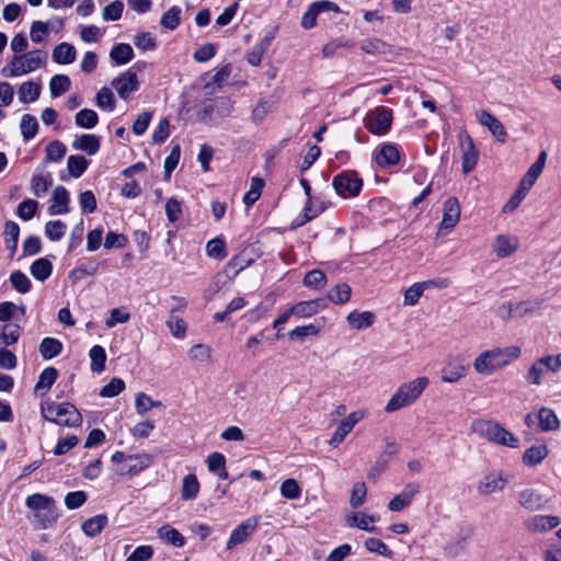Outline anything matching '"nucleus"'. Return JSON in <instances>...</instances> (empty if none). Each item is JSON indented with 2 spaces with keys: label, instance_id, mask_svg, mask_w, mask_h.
<instances>
[{
  "label": "nucleus",
  "instance_id": "11",
  "mask_svg": "<svg viewBox=\"0 0 561 561\" xmlns=\"http://www.w3.org/2000/svg\"><path fill=\"white\" fill-rule=\"evenodd\" d=\"M476 117L478 119V122L488 127V129L490 130V133L501 142H504L506 140V137H507V133L505 130V127L503 126V124L495 117L493 116L490 112L485 111V110H481V111H478L476 113Z\"/></svg>",
  "mask_w": 561,
  "mask_h": 561
},
{
  "label": "nucleus",
  "instance_id": "24",
  "mask_svg": "<svg viewBox=\"0 0 561 561\" xmlns=\"http://www.w3.org/2000/svg\"><path fill=\"white\" fill-rule=\"evenodd\" d=\"M347 323L352 329L363 330L371 327L375 322V314L371 311H352L347 318Z\"/></svg>",
  "mask_w": 561,
  "mask_h": 561
},
{
  "label": "nucleus",
  "instance_id": "59",
  "mask_svg": "<svg viewBox=\"0 0 561 561\" xmlns=\"http://www.w3.org/2000/svg\"><path fill=\"white\" fill-rule=\"evenodd\" d=\"M320 211V209H313L311 198H308V202L302 209V214L294 220L293 227L297 228L304 226L309 220L316 218Z\"/></svg>",
  "mask_w": 561,
  "mask_h": 561
},
{
  "label": "nucleus",
  "instance_id": "8",
  "mask_svg": "<svg viewBox=\"0 0 561 561\" xmlns=\"http://www.w3.org/2000/svg\"><path fill=\"white\" fill-rule=\"evenodd\" d=\"M152 460V456L146 453L128 455L125 465L118 469V473L136 476L150 467Z\"/></svg>",
  "mask_w": 561,
  "mask_h": 561
},
{
  "label": "nucleus",
  "instance_id": "32",
  "mask_svg": "<svg viewBox=\"0 0 561 561\" xmlns=\"http://www.w3.org/2000/svg\"><path fill=\"white\" fill-rule=\"evenodd\" d=\"M548 373H551V369L546 359V356H543V357L537 359L531 365V367L528 371V375H527V380H528V382H530L533 385H538V383H540L541 378Z\"/></svg>",
  "mask_w": 561,
  "mask_h": 561
},
{
  "label": "nucleus",
  "instance_id": "9",
  "mask_svg": "<svg viewBox=\"0 0 561 561\" xmlns=\"http://www.w3.org/2000/svg\"><path fill=\"white\" fill-rule=\"evenodd\" d=\"M460 217V204L456 197H448L443 205L440 230L450 231L456 227Z\"/></svg>",
  "mask_w": 561,
  "mask_h": 561
},
{
  "label": "nucleus",
  "instance_id": "46",
  "mask_svg": "<svg viewBox=\"0 0 561 561\" xmlns=\"http://www.w3.org/2000/svg\"><path fill=\"white\" fill-rule=\"evenodd\" d=\"M10 282L13 288L20 294H26L31 290L32 283L30 278L21 271H14L10 275Z\"/></svg>",
  "mask_w": 561,
  "mask_h": 561
},
{
  "label": "nucleus",
  "instance_id": "38",
  "mask_svg": "<svg viewBox=\"0 0 561 561\" xmlns=\"http://www.w3.org/2000/svg\"><path fill=\"white\" fill-rule=\"evenodd\" d=\"M75 123L78 127L92 129L99 123L98 113L90 108L80 110L75 116Z\"/></svg>",
  "mask_w": 561,
  "mask_h": 561
},
{
  "label": "nucleus",
  "instance_id": "40",
  "mask_svg": "<svg viewBox=\"0 0 561 561\" xmlns=\"http://www.w3.org/2000/svg\"><path fill=\"white\" fill-rule=\"evenodd\" d=\"M537 419L542 432L553 431L559 427V420L556 413L550 409L542 408L539 411Z\"/></svg>",
  "mask_w": 561,
  "mask_h": 561
},
{
  "label": "nucleus",
  "instance_id": "15",
  "mask_svg": "<svg viewBox=\"0 0 561 561\" xmlns=\"http://www.w3.org/2000/svg\"><path fill=\"white\" fill-rule=\"evenodd\" d=\"M469 370L468 364L461 359L450 360L442 370L440 379L443 382L455 383L459 381Z\"/></svg>",
  "mask_w": 561,
  "mask_h": 561
},
{
  "label": "nucleus",
  "instance_id": "27",
  "mask_svg": "<svg viewBox=\"0 0 561 561\" xmlns=\"http://www.w3.org/2000/svg\"><path fill=\"white\" fill-rule=\"evenodd\" d=\"M25 505L34 511L35 513L39 511H46L56 505L55 500L51 496L34 493L26 497Z\"/></svg>",
  "mask_w": 561,
  "mask_h": 561
},
{
  "label": "nucleus",
  "instance_id": "25",
  "mask_svg": "<svg viewBox=\"0 0 561 561\" xmlns=\"http://www.w3.org/2000/svg\"><path fill=\"white\" fill-rule=\"evenodd\" d=\"M157 534L165 543L172 545L176 548L183 547L186 542L184 536L170 525L161 526Z\"/></svg>",
  "mask_w": 561,
  "mask_h": 561
},
{
  "label": "nucleus",
  "instance_id": "7",
  "mask_svg": "<svg viewBox=\"0 0 561 561\" xmlns=\"http://www.w3.org/2000/svg\"><path fill=\"white\" fill-rule=\"evenodd\" d=\"M424 388H399L391 397L385 410L389 413L413 403L421 394Z\"/></svg>",
  "mask_w": 561,
  "mask_h": 561
},
{
  "label": "nucleus",
  "instance_id": "45",
  "mask_svg": "<svg viewBox=\"0 0 561 561\" xmlns=\"http://www.w3.org/2000/svg\"><path fill=\"white\" fill-rule=\"evenodd\" d=\"M89 356L91 359V369L96 373L102 371L106 362L105 350L101 345H94L91 347Z\"/></svg>",
  "mask_w": 561,
  "mask_h": 561
},
{
  "label": "nucleus",
  "instance_id": "10",
  "mask_svg": "<svg viewBox=\"0 0 561 561\" xmlns=\"http://www.w3.org/2000/svg\"><path fill=\"white\" fill-rule=\"evenodd\" d=\"M363 417L364 413L362 411H355L348 414L336 427L331 439L329 440L330 445L336 447L339 444H341L346 435L353 430L355 424H357Z\"/></svg>",
  "mask_w": 561,
  "mask_h": 561
},
{
  "label": "nucleus",
  "instance_id": "21",
  "mask_svg": "<svg viewBox=\"0 0 561 561\" xmlns=\"http://www.w3.org/2000/svg\"><path fill=\"white\" fill-rule=\"evenodd\" d=\"M75 150L84 151L94 156L100 150V138L93 134L77 136L71 144Z\"/></svg>",
  "mask_w": 561,
  "mask_h": 561
},
{
  "label": "nucleus",
  "instance_id": "41",
  "mask_svg": "<svg viewBox=\"0 0 561 561\" xmlns=\"http://www.w3.org/2000/svg\"><path fill=\"white\" fill-rule=\"evenodd\" d=\"M20 128L24 140L33 139L38 130V122L35 116L24 114L21 118Z\"/></svg>",
  "mask_w": 561,
  "mask_h": 561
},
{
  "label": "nucleus",
  "instance_id": "34",
  "mask_svg": "<svg viewBox=\"0 0 561 561\" xmlns=\"http://www.w3.org/2000/svg\"><path fill=\"white\" fill-rule=\"evenodd\" d=\"M100 267V262L96 260H90L84 264H80L76 266L70 273L69 277L73 282H79L85 276H93L98 273V270Z\"/></svg>",
  "mask_w": 561,
  "mask_h": 561
},
{
  "label": "nucleus",
  "instance_id": "53",
  "mask_svg": "<svg viewBox=\"0 0 561 561\" xmlns=\"http://www.w3.org/2000/svg\"><path fill=\"white\" fill-rule=\"evenodd\" d=\"M38 208V203L35 199H24L21 202L16 209V215L23 220L32 219Z\"/></svg>",
  "mask_w": 561,
  "mask_h": 561
},
{
  "label": "nucleus",
  "instance_id": "37",
  "mask_svg": "<svg viewBox=\"0 0 561 561\" xmlns=\"http://www.w3.org/2000/svg\"><path fill=\"white\" fill-rule=\"evenodd\" d=\"M41 94V84L33 81L24 82L18 91L19 100L22 103L35 102Z\"/></svg>",
  "mask_w": 561,
  "mask_h": 561
},
{
  "label": "nucleus",
  "instance_id": "50",
  "mask_svg": "<svg viewBox=\"0 0 561 561\" xmlns=\"http://www.w3.org/2000/svg\"><path fill=\"white\" fill-rule=\"evenodd\" d=\"M360 48L369 55H381L388 53V45L378 38H368L360 43Z\"/></svg>",
  "mask_w": 561,
  "mask_h": 561
},
{
  "label": "nucleus",
  "instance_id": "57",
  "mask_svg": "<svg viewBox=\"0 0 561 561\" xmlns=\"http://www.w3.org/2000/svg\"><path fill=\"white\" fill-rule=\"evenodd\" d=\"M96 104L99 107L106 111H113L115 108V101L111 89L103 87L96 93Z\"/></svg>",
  "mask_w": 561,
  "mask_h": 561
},
{
  "label": "nucleus",
  "instance_id": "44",
  "mask_svg": "<svg viewBox=\"0 0 561 561\" xmlns=\"http://www.w3.org/2000/svg\"><path fill=\"white\" fill-rule=\"evenodd\" d=\"M181 12L178 5H173L162 14L160 20L161 25L167 30L174 31L181 23Z\"/></svg>",
  "mask_w": 561,
  "mask_h": 561
},
{
  "label": "nucleus",
  "instance_id": "28",
  "mask_svg": "<svg viewBox=\"0 0 561 561\" xmlns=\"http://www.w3.org/2000/svg\"><path fill=\"white\" fill-rule=\"evenodd\" d=\"M548 456V448L546 445H534L525 450L523 461L528 467H534L540 463Z\"/></svg>",
  "mask_w": 561,
  "mask_h": 561
},
{
  "label": "nucleus",
  "instance_id": "60",
  "mask_svg": "<svg viewBox=\"0 0 561 561\" xmlns=\"http://www.w3.org/2000/svg\"><path fill=\"white\" fill-rule=\"evenodd\" d=\"M124 10V3L121 0H115L103 9L102 18L105 21H117L121 19Z\"/></svg>",
  "mask_w": 561,
  "mask_h": 561
},
{
  "label": "nucleus",
  "instance_id": "26",
  "mask_svg": "<svg viewBox=\"0 0 561 561\" xmlns=\"http://www.w3.org/2000/svg\"><path fill=\"white\" fill-rule=\"evenodd\" d=\"M76 49L68 43L58 44L53 50V60L60 65H68L76 60Z\"/></svg>",
  "mask_w": 561,
  "mask_h": 561
},
{
  "label": "nucleus",
  "instance_id": "56",
  "mask_svg": "<svg viewBox=\"0 0 561 561\" xmlns=\"http://www.w3.org/2000/svg\"><path fill=\"white\" fill-rule=\"evenodd\" d=\"M21 328L14 323H7L2 327L1 340L5 345H12L18 342Z\"/></svg>",
  "mask_w": 561,
  "mask_h": 561
},
{
  "label": "nucleus",
  "instance_id": "36",
  "mask_svg": "<svg viewBox=\"0 0 561 561\" xmlns=\"http://www.w3.org/2000/svg\"><path fill=\"white\" fill-rule=\"evenodd\" d=\"M376 520L375 516L365 513H354L347 518V525L350 527H358L359 529L377 533L375 526H370Z\"/></svg>",
  "mask_w": 561,
  "mask_h": 561
},
{
  "label": "nucleus",
  "instance_id": "20",
  "mask_svg": "<svg viewBox=\"0 0 561 561\" xmlns=\"http://www.w3.org/2000/svg\"><path fill=\"white\" fill-rule=\"evenodd\" d=\"M327 302L323 298L312 299L308 301H300L290 307V312L298 317H311L325 308Z\"/></svg>",
  "mask_w": 561,
  "mask_h": 561
},
{
  "label": "nucleus",
  "instance_id": "14",
  "mask_svg": "<svg viewBox=\"0 0 561 561\" xmlns=\"http://www.w3.org/2000/svg\"><path fill=\"white\" fill-rule=\"evenodd\" d=\"M257 526V520L245 519L240 525H238L232 533L227 542V549L231 550L237 545L243 543L255 530Z\"/></svg>",
  "mask_w": 561,
  "mask_h": 561
},
{
  "label": "nucleus",
  "instance_id": "31",
  "mask_svg": "<svg viewBox=\"0 0 561 561\" xmlns=\"http://www.w3.org/2000/svg\"><path fill=\"white\" fill-rule=\"evenodd\" d=\"M30 272L37 280L45 282L51 275L53 265L46 257H41L31 264Z\"/></svg>",
  "mask_w": 561,
  "mask_h": 561
},
{
  "label": "nucleus",
  "instance_id": "17",
  "mask_svg": "<svg viewBox=\"0 0 561 561\" xmlns=\"http://www.w3.org/2000/svg\"><path fill=\"white\" fill-rule=\"evenodd\" d=\"M507 483V479L501 473H489L479 482L478 491L482 495H489L502 491Z\"/></svg>",
  "mask_w": 561,
  "mask_h": 561
},
{
  "label": "nucleus",
  "instance_id": "16",
  "mask_svg": "<svg viewBox=\"0 0 561 561\" xmlns=\"http://www.w3.org/2000/svg\"><path fill=\"white\" fill-rule=\"evenodd\" d=\"M462 162L461 168L463 173L471 172L478 161V151L474 148L473 141L468 134L461 137Z\"/></svg>",
  "mask_w": 561,
  "mask_h": 561
},
{
  "label": "nucleus",
  "instance_id": "64",
  "mask_svg": "<svg viewBox=\"0 0 561 561\" xmlns=\"http://www.w3.org/2000/svg\"><path fill=\"white\" fill-rule=\"evenodd\" d=\"M152 556L151 546H139L127 557L126 561H149Z\"/></svg>",
  "mask_w": 561,
  "mask_h": 561
},
{
  "label": "nucleus",
  "instance_id": "23",
  "mask_svg": "<svg viewBox=\"0 0 561 561\" xmlns=\"http://www.w3.org/2000/svg\"><path fill=\"white\" fill-rule=\"evenodd\" d=\"M545 502L543 496L533 489H526L518 493V503L526 510H540Z\"/></svg>",
  "mask_w": 561,
  "mask_h": 561
},
{
  "label": "nucleus",
  "instance_id": "1",
  "mask_svg": "<svg viewBox=\"0 0 561 561\" xmlns=\"http://www.w3.org/2000/svg\"><path fill=\"white\" fill-rule=\"evenodd\" d=\"M520 354V347L516 345H511L504 348L494 347L482 352L474 359L473 369L479 375L490 376L516 360Z\"/></svg>",
  "mask_w": 561,
  "mask_h": 561
},
{
  "label": "nucleus",
  "instance_id": "3",
  "mask_svg": "<svg viewBox=\"0 0 561 561\" xmlns=\"http://www.w3.org/2000/svg\"><path fill=\"white\" fill-rule=\"evenodd\" d=\"M471 430L481 438L510 448L518 447V439L499 423L491 420H474Z\"/></svg>",
  "mask_w": 561,
  "mask_h": 561
},
{
  "label": "nucleus",
  "instance_id": "19",
  "mask_svg": "<svg viewBox=\"0 0 561 561\" xmlns=\"http://www.w3.org/2000/svg\"><path fill=\"white\" fill-rule=\"evenodd\" d=\"M51 202L53 204L48 208L50 215H64L69 213L68 204L70 197L68 191L62 185H58L54 190Z\"/></svg>",
  "mask_w": 561,
  "mask_h": 561
},
{
  "label": "nucleus",
  "instance_id": "33",
  "mask_svg": "<svg viewBox=\"0 0 561 561\" xmlns=\"http://www.w3.org/2000/svg\"><path fill=\"white\" fill-rule=\"evenodd\" d=\"M38 351L44 359H51L61 353L62 344L57 339L45 337L41 342Z\"/></svg>",
  "mask_w": 561,
  "mask_h": 561
},
{
  "label": "nucleus",
  "instance_id": "13",
  "mask_svg": "<svg viewBox=\"0 0 561 561\" xmlns=\"http://www.w3.org/2000/svg\"><path fill=\"white\" fill-rule=\"evenodd\" d=\"M561 518L556 515H535L525 520V526L529 531L543 533L558 527Z\"/></svg>",
  "mask_w": 561,
  "mask_h": 561
},
{
  "label": "nucleus",
  "instance_id": "42",
  "mask_svg": "<svg viewBox=\"0 0 561 561\" xmlns=\"http://www.w3.org/2000/svg\"><path fill=\"white\" fill-rule=\"evenodd\" d=\"M71 81L66 75H55L49 82V90L53 98L60 96L70 89Z\"/></svg>",
  "mask_w": 561,
  "mask_h": 561
},
{
  "label": "nucleus",
  "instance_id": "43",
  "mask_svg": "<svg viewBox=\"0 0 561 561\" xmlns=\"http://www.w3.org/2000/svg\"><path fill=\"white\" fill-rule=\"evenodd\" d=\"M89 161L79 154L70 156L67 160V169L71 176L80 178L88 169Z\"/></svg>",
  "mask_w": 561,
  "mask_h": 561
},
{
  "label": "nucleus",
  "instance_id": "12",
  "mask_svg": "<svg viewBox=\"0 0 561 561\" xmlns=\"http://www.w3.org/2000/svg\"><path fill=\"white\" fill-rule=\"evenodd\" d=\"M112 85L117 91L119 98L127 99L130 93L138 90L139 82L136 72L128 70L114 79Z\"/></svg>",
  "mask_w": 561,
  "mask_h": 561
},
{
  "label": "nucleus",
  "instance_id": "4",
  "mask_svg": "<svg viewBox=\"0 0 561 561\" xmlns=\"http://www.w3.org/2000/svg\"><path fill=\"white\" fill-rule=\"evenodd\" d=\"M47 59V53L35 49L25 54L16 55L2 68L4 77H20L41 68Z\"/></svg>",
  "mask_w": 561,
  "mask_h": 561
},
{
  "label": "nucleus",
  "instance_id": "35",
  "mask_svg": "<svg viewBox=\"0 0 561 561\" xmlns=\"http://www.w3.org/2000/svg\"><path fill=\"white\" fill-rule=\"evenodd\" d=\"M20 236V227L14 221H7L4 225V243L11 256L15 253Z\"/></svg>",
  "mask_w": 561,
  "mask_h": 561
},
{
  "label": "nucleus",
  "instance_id": "2",
  "mask_svg": "<svg viewBox=\"0 0 561 561\" xmlns=\"http://www.w3.org/2000/svg\"><path fill=\"white\" fill-rule=\"evenodd\" d=\"M43 417L58 425L78 427L82 424V415L79 410L69 402L56 403L54 401L42 402Z\"/></svg>",
  "mask_w": 561,
  "mask_h": 561
},
{
  "label": "nucleus",
  "instance_id": "55",
  "mask_svg": "<svg viewBox=\"0 0 561 561\" xmlns=\"http://www.w3.org/2000/svg\"><path fill=\"white\" fill-rule=\"evenodd\" d=\"M350 298L351 287L345 283L336 285L329 295V299L336 305L345 304Z\"/></svg>",
  "mask_w": 561,
  "mask_h": 561
},
{
  "label": "nucleus",
  "instance_id": "54",
  "mask_svg": "<svg viewBox=\"0 0 561 561\" xmlns=\"http://www.w3.org/2000/svg\"><path fill=\"white\" fill-rule=\"evenodd\" d=\"M280 494L288 500H297L301 495V488L295 479H286L280 485Z\"/></svg>",
  "mask_w": 561,
  "mask_h": 561
},
{
  "label": "nucleus",
  "instance_id": "47",
  "mask_svg": "<svg viewBox=\"0 0 561 561\" xmlns=\"http://www.w3.org/2000/svg\"><path fill=\"white\" fill-rule=\"evenodd\" d=\"M67 229V225L61 220H50L45 225V234L51 241L60 240Z\"/></svg>",
  "mask_w": 561,
  "mask_h": 561
},
{
  "label": "nucleus",
  "instance_id": "63",
  "mask_svg": "<svg viewBox=\"0 0 561 561\" xmlns=\"http://www.w3.org/2000/svg\"><path fill=\"white\" fill-rule=\"evenodd\" d=\"M87 501V494L83 491H72L65 496V505L68 510H77Z\"/></svg>",
  "mask_w": 561,
  "mask_h": 561
},
{
  "label": "nucleus",
  "instance_id": "48",
  "mask_svg": "<svg viewBox=\"0 0 561 561\" xmlns=\"http://www.w3.org/2000/svg\"><path fill=\"white\" fill-rule=\"evenodd\" d=\"M59 517L56 505L46 510L35 513V518L39 524L41 528L46 529L53 526Z\"/></svg>",
  "mask_w": 561,
  "mask_h": 561
},
{
  "label": "nucleus",
  "instance_id": "18",
  "mask_svg": "<svg viewBox=\"0 0 561 561\" xmlns=\"http://www.w3.org/2000/svg\"><path fill=\"white\" fill-rule=\"evenodd\" d=\"M376 163L379 167L386 168L396 165L400 161V151L394 144H383L376 152Z\"/></svg>",
  "mask_w": 561,
  "mask_h": 561
},
{
  "label": "nucleus",
  "instance_id": "6",
  "mask_svg": "<svg viewBox=\"0 0 561 561\" xmlns=\"http://www.w3.org/2000/svg\"><path fill=\"white\" fill-rule=\"evenodd\" d=\"M332 185L341 197H354L359 194L363 180L355 171H343L333 178Z\"/></svg>",
  "mask_w": 561,
  "mask_h": 561
},
{
  "label": "nucleus",
  "instance_id": "61",
  "mask_svg": "<svg viewBox=\"0 0 561 561\" xmlns=\"http://www.w3.org/2000/svg\"><path fill=\"white\" fill-rule=\"evenodd\" d=\"M165 215L170 222H175L182 215V202L175 197H171L165 204Z\"/></svg>",
  "mask_w": 561,
  "mask_h": 561
},
{
  "label": "nucleus",
  "instance_id": "39",
  "mask_svg": "<svg viewBox=\"0 0 561 561\" xmlns=\"http://www.w3.org/2000/svg\"><path fill=\"white\" fill-rule=\"evenodd\" d=\"M199 492V482L193 473L183 478L181 496L185 501L194 500Z\"/></svg>",
  "mask_w": 561,
  "mask_h": 561
},
{
  "label": "nucleus",
  "instance_id": "49",
  "mask_svg": "<svg viewBox=\"0 0 561 561\" xmlns=\"http://www.w3.org/2000/svg\"><path fill=\"white\" fill-rule=\"evenodd\" d=\"M264 180L261 178H252L250 190L244 194L243 202L245 205H253L261 196Z\"/></svg>",
  "mask_w": 561,
  "mask_h": 561
},
{
  "label": "nucleus",
  "instance_id": "29",
  "mask_svg": "<svg viewBox=\"0 0 561 561\" xmlns=\"http://www.w3.org/2000/svg\"><path fill=\"white\" fill-rule=\"evenodd\" d=\"M106 524L107 516L104 514H99L84 520L81 525V529L87 536L95 537L98 534L102 531Z\"/></svg>",
  "mask_w": 561,
  "mask_h": 561
},
{
  "label": "nucleus",
  "instance_id": "51",
  "mask_svg": "<svg viewBox=\"0 0 561 561\" xmlns=\"http://www.w3.org/2000/svg\"><path fill=\"white\" fill-rule=\"evenodd\" d=\"M206 253L208 256L222 260L227 256L226 245L220 238H214L206 244Z\"/></svg>",
  "mask_w": 561,
  "mask_h": 561
},
{
  "label": "nucleus",
  "instance_id": "22",
  "mask_svg": "<svg viewBox=\"0 0 561 561\" xmlns=\"http://www.w3.org/2000/svg\"><path fill=\"white\" fill-rule=\"evenodd\" d=\"M518 245L517 238L499 236L493 243V250L499 257H507L517 251Z\"/></svg>",
  "mask_w": 561,
  "mask_h": 561
},
{
  "label": "nucleus",
  "instance_id": "62",
  "mask_svg": "<svg viewBox=\"0 0 561 561\" xmlns=\"http://www.w3.org/2000/svg\"><path fill=\"white\" fill-rule=\"evenodd\" d=\"M424 286L422 283H415L410 286L404 293V305L405 306H414L419 302V299L424 293Z\"/></svg>",
  "mask_w": 561,
  "mask_h": 561
},
{
  "label": "nucleus",
  "instance_id": "58",
  "mask_svg": "<svg viewBox=\"0 0 561 561\" xmlns=\"http://www.w3.org/2000/svg\"><path fill=\"white\" fill-rule=\"evenodd\" d=\"M78 444H79V438L76 435H68L66 437H60L54 448V454L56 456L65 455L70 449L76 447Z\"/></svg>",
  "mask_w": 561,
  "mask_h": 561
},
{
  "label": "nucleus",
  "instance_id": "5",
  "mask_svg": "<svg viewBox=\"0 0 561 561\" xmlns=\"http://www.w3.org/2000/svg\"><path fill=\"white\" fill-rule=\"evenodd\" d=\"M392 119V110L385 106H377L366 113L364 126L371 134L382 136L390 130Z\"/></svg>",
  "mask_w": 561,
  "mask_h": 561
},
{
  "label": "nucleus",
  "instance_id": "52",
  "mask_svg": "<svg viewBox=\"0 0 561 561\" xmlns=\"http://www.w3.org/2000/svg\"><path fill=\"white\" fill-rule=\"evenodd\" d=\"M66 151L67 148L61 141H50L46 147V159L48 161L58 162L65 157Z\"/></svg>",
  "mask_w": 561,
  "mask_h": 561
},
{
  "label": "nucleus",
  "instance_id": "30",
  "mask_svg": "<svg viewBox=\"0 0 561 561\" xmlns=\"http://www.w3.org/2000/svg\"><path fill=\"white\" fill-rule=\"evenodd\" d=\"M110 58L116 65H125L134 58V49L129 44L119 43L111 49Z\"/></svg>",
  "mask_w": 561,
  "mask_h": 561
}]
</instances>
